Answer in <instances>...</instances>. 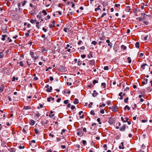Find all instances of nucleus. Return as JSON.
Here are the masks:
<instances>
[{"mask_svg": "<svg viewBox=\"0 0 152 152\" xmlns=\"http://www.w3.org/2000/svg\"><path fill=\"white\" fill-rule=\"evenodd\" d=\"M122 92H120L119 94V96L120 97V99H123V96L122 95Z\"/></svg>", "mask_w": 152, "mask_h": 152, "instance_id": "6ab92c4d", "label": "nucleus"}, {"mask_svg": "<svg viewBox=\"0 0 152 152\" xmlns=\"http://www.w3.org/2000/svg\"><path fill=\"white\" fill-rule=\"evenodd\" d=\"M5 117V114L3 113H0V119H4Z\"/></svg>", "mask_w": 152, "mask_h": 152, "instance_id": "20e7f679", "label": "nucleus"}, {"mask_svg": "<svg viewBox=\"0 0 152 152\" xmlns=\"http://www.w3.org/2000/svg\"><path fill=\"white\" fill-rule=\"evenodd\" d=\"M42 30L45 32H46L47 31V29H45L44 27L42 28Z\"/></svg>", "mask_w": 152, "mask_h": 152, "instance_id": "13d9d810", "label": "nucleus"}, {"mask_svg": "<svg viewBox=\"0 0 152 152\" xmlns=\"http://www.w3.org/2000/svg\"><path fill=\"white\" fill-rule=\"evenodd\" d=\"M35 115L36 116H37L38 117H39L41 115L39 114L38 112H36V113H35Z\"/></svg>", "mask_w": 152, "mask_h": 152, "instance_id": "b1692460", "label": "nucleus"}, {"mask_svg": "<svg viewBox=\"0 0 152 152\" xmlns=\"http://www.w3.org/2000/svg\"><path fill=\"white\" fill-rule=\"evenodd\" d=\"M19 64L20 66H23L24 65V64H23L22 61L20 62L19 63Z\"/></svg>", "mask_w": 152, "mask_h": 152, "instance_id": "49530a36", "label": "nucleus"}, {"mask_svg": "<svg viewBox=\"0 0 152 152\" xmlns=\"http://www.w3.org/2000/svg\"><path fill=\"white\" fill-rule=\"evenodd\" d=\"M49 79L51 81H52L53 80V77L51 76L50 77Z\"/></svg>", "mask_w": 152, "mask_h": 152, "instance_id": "bf43d9fd", "label": "nucleus"}, {"mask_svg": "<svg viewBox=\"0 0 152 152\" xmlns=\"http://www.w3.org/2000/svg\"><path fill=\"white\" fill-rule=\"evenodd\" d=\"M75 108V107L74 105H72L71 107V109L72 110H74Z\"/></svg>", "mask_w": 152, "mask_h": 152, "instance_id": "680f3d73", "label": "nucleus"}, {"mask_svg": "<svg viewBox=\"0 0 152 152\" xmlns=\"http://www.w3.org/2000/svg\"><path fill=\"white\" fill-rule=\"evenodd\" d=\"M82 142L84 145H85L87 144L85 140H83L82 141Z\"/></svg>", "mask_w": 152, "mask_h": 152, "instance_id": "473e14b6", "label": "nucleus"}, {"mask_svg": "<svg viewBox=\"0 0 152 152\" xmlns=\"http://www.w3.org/2000/svg\"><path fill=\"white\" fill-rule=\"evenodd\" d=\"M54 99L53 97L50 96L47 98V100L48 102H50L51 100H54Z\"/></svg>", "mask_w": 152, "mask_h": 152, "instance_id": "9d476101", "label": "nucleus"}, {"mask_svg": "<svg viewBox=\"0 0 152 152\" xmlns=\"http://www.w3.org/2000/svg\"><path fill=\"white\" fill-rule=\"evenodd\" d=\"M97 121L99 122V124H102V123L100 121V118H98L97 119Z\"/></svg>", "mask_w": 152, "mask_h": 152, "instance_id": "c9c22d12", "label": "nucleus"}, {"mask_svg": "<svg viewBox=\"0 0 152 152\" xmlns=\"http://www.w3.org/2000/svg\"><path fill=\"white\" fill-rule=\"evenodd\" d=\"M126 109H127L129 110H130V107L127 105L125 106L124 108V109L125 110H126Z\"/></svg>", "mask_w": 152, "mask_h": 152, "instance_id": "a211bd4d", "label": "nucleus"}, {"mask_svg": "<svg viewBox=\"0 0 152 152\" xmlns=\"http://www.w3.org/2000/svg\"><path fill=\"white\" fill-rule=\"evenodd\" d=\"M120 5L119 4H115V7H118L119 6H120Z\"/></svg>", "mask_w": 152, "mask_h": 152, "instance_id": "6e6d98bb", "label": "nucleus"}, {"mask_svg": "<svg viewBox=\"0 0 152 152\" xmlns=\"http://www.w3.org/2000/svg\"><path fill=\"white\" fill-rule=\"evenodd\" d=\"M61 147L63 149H64L66 148V146L65 145H62Z\"/></svg>", "mask_w": 152, "mask_h": 152, "instance_id": "338daca9", "label": "nucleus"}, {"mask_svg": "<svg viewBox=\"0 0 152 152\" xmlns=\"http://www.w3.org/2000/svg\"><path fill=\"white\" fill-rule=\"evenodd\" d=\"M121 48L124 50H126V47L124 45H122L121 46Z\"/></svg>", "mask_w": 152, "mask_h": 152, "instance_id": "4be33fe9", "label": "nucleus"}, {"mask_svg": "<svg viewBox=\"0 0 152 152\" xmlns=\"http://www.w3.org/2000/svg\"><path fill=\"white\" fill-rule=\"evenodd\" d=\"M143 56V53H141L139 55V57H142Z\"/></svg>", "mask_w": 152, "mask_h": 152, "instance_id": "774afa93", "label": "nucleus"}, {"mask_svg": "<svg viewBox=\"0 0 152 152\" xmlns=\"http://www.w3.org/2000/svg\"><path fill=\"white\" fill-rule=\"evenodd\" d=\"M36 20H33L31 19L30 20V22L32 23H34L36 21Z\"/></svg>", "mask_w": 152, "mask_h": 152, "instance_id": "cd10ccee", "label": "nucleus"}, {"mask_svg": "<svg viewBox=\"0 0 152 152\" xmlns=\"http://www.w3.org/2000/svg\"><path fill=\"white\" fill-rule=\"evenodd\" d=\"M39 105L40 106L39 107L38 106L37 107V108L38 109H39L40 108H42L43 106V105L40 104H39Z\"/></svg>", "mask_w": 152, "mask_h": 152, "instance_id": "79ce46f5", "label": "nucleus"}, {"mask_svg": "<svg viewBox=\"0 0 152 152\" xmlns=\"http://www.w3.org/2000/svg\"><path fill=\"white\" fill-rule=\"evenodd\" d=\"M80 48L81 50H83L85 49V47L84 46H83L80 47Z\"/></svg>", "mask_w": 152, "mask_h": 152, "instance_id": "603ef678", "label": "nucleus"}, {"mask_svg": "<svg viewBox=\"0 0 152 152\" xmlns=\"http://www.w3.org/2000/svg\"><path fill=\"white\" fill-rule=\"evenodd\" d=\"M100 7V6L99 5L97 8H96L95 9V10L96 12L99 10H100V8H99Z\"/></svg>", "mask_w": 152, "mask_h": 152, "instance_id": "a19ab883", "label": "nucleus"}, {"mask_svg": "<svg viewBox=\"0 0 152 152\" xmlns=\"http://www.w3.org/2000/svg\"><path fill=\"white\" fill-rule=\"evenodd\" d=\"M108 45L110 48H111L112 47L113 44L112 42H110V43L108 44Z\"/></svg>", "mask_w": 152, "mask_h": 152, "instance_id": "e433bc0d", "label": "nucleus"}, {"mask_svg": "<svg viewBox=\"0 0 152 152\" xmlns=\"http://www.w3.org/2000/svg\"><path fill=\"white\" fill-rule=\"evenodd\" d=\"M39 57V56H34V58H34V60H35L37 59Z\"/></svg>", "mask_w": 152, "mask_h": 152, "instance_id": "8fccbe9b", "label": "nucleus"}, {"mask_svg": "<svg viewBox=\"0 0 152 152\" xmlns=\"http://www.w3.org/2000/svg\"><path fill=\"white\" fill-rule=\"evenodd\" d=\"M49 86H45L44 88V89H45L46 91L48 92H51L52 90V87L50 86L49 87Z\"/></svg>", "mask_w": 152, "mask_h": 152, "instance_id": "f257e3e1", "label": "nucleus"}, {"mask_svg": "<svg viewBox=\"0 0 152 152\" xmlns=\"http://www.w3.org/2000/svg\"><path fill=\"white\" fill-rule=\"evenodd\" d=\"M106 15V13H105V12L103 13V14L101 16V17H103L104 16H105V15Z\"/></svg>", "mask_w": 152, "mask_h": 152, "instance_id": "052dcab7", "label": "nucleus"}, {"mask_svg": "<svg viewBox=\"0 0 152 152\" xmlns=\"http://www.w3.org/2000/svg\"><path fill=\"white\" fill-rule=\"evenodd\" d=\"M34 131L36 134H38L39 133L37 129L35 128L34 129Z\"/></svg>", "mask_w": 152, "mask_h": 152, "instance_id": "c756f323", "label": "nucleus"}, {"mask_svg": "<svg viewBox=\"0 0 152 152\" xmlns=\"http://www.w3.org/2000/svg\"><path fill=\"white\" fill-rule=\"evenodd\" d=\"M7 36L6 34L5 35H3L2 36V38H1V40L2 41H4L5 40V38L6 37H7Z\"/></svg>", "mask_w": 152, "mask_h": 152, "instance_id": "9b49d317", "label": "nucleus"}, {"mask_svg": "<svg viewBox=\"0 0 152 152\" xmlns=\"http://www.w3.org/2000/svg\"><path fill=\"white\" fill-rule=\"evenodd\" d=\"M92 104H93L92 102H91V103H90L88 105L89 107L90 108L91 107Z\"/></svg>", "mask_w": 152, "mask_h": 152, "instance_id": "c03bdc74", "label": "nucleus"}, {"mask_svg": "<svg viewBox=\"0 0 152 152\" xmlns=\"http://www.w3.org/2000/svg\"><path fill=\"white\" fill-rule=\"evenodd\" d=\"M112 111L114 112H116L117 111V110L118 109V107L116 106H112Z\"/></svg>", "mask_w": 152, "mask_h": 152, "instance_id": "7ed1b4c3", "label": "nucleus"}, {"mask_svg": "<svg viewBox=\"0 0 152 152\" xmlns=\"http://www.w3.org/2000/svg\"><path fill=\"white\" fill-rule=\"evenodd\" d=\"M98 83V81L96 80H94L93 82V83L95 85V84L96 83Z\"/></svg>", "mask_w": 152, "mask_h": 152, "instance_id": "f704fd0d", "label": "nucleus"}, {"mask_svg": "<svg viewBox=\"0 0 152 152\" xmlns=\"http://www.w3.org/2000/svg\"><path fill=\"white\" fill-rule=\"evenodd\" d=\"M52 69V68L51 67H50L48 68L47 69H46L45 71L46 72L48 71L49 70V69Z\"/></svg>", "mask_w": 152, "mask_h": 152, "instance_id": "69168bd1", "label": "nucleus"}, {"mask_svg": "<svg viewBox=\"0 0 152 152\" xmlns=\"http://www.w3.org/2000/svg\"><path fill=\"white\" fill-rule=\"evenodd\" d=\"M81 56L82 58H84L86 57V56L85 54H83L81 55Z\"/></svg>", "mask_w": 152, "mask_h": 152, "instance_id": "a18cd8bd", "label": "nucleus"}, {"mask_svg": "<svg viewBox=\"0 0 152 152\" xmlns=\"http://www.w3.org/2000/svg\"><path fill=\"white\" fill-rule=\"evenodd\" d=\"M21 3L22 4V6H23L25 5L26 3V1L24 0L23 2H21Z\"/></svg>", "mask_w": 152, "mask_h": 152, "instance_id": "a878e982", "label": "nucleus"}, {"mask_svg": "<svg viewBox=\"0 0 152 152\" xmlns=\"http://www.w3.org/2000/svg\"><path fill=\"white\" fill-rule=\"evenodd\" d=\"M79 102L78 101V99H75V101L74 102V104H77Z\"/></svg>", "mask_w": 152, "mask_h": 152, "instance_id": "f3484780", "label": "nucleus"}, {"mask_svg": "<svg viewBox=\"0 0 152 152\" xmlns=\"http://www.w3.org/2000/svg\"><path fill=\"white\" fill-rule=\"evenodd\" d=\"M52 24H50L49 26L50 28H52V27H53L55 26V21L54 20H53L52 21Z\"/></svg>", "mask_w": 152, "mask_h": 152, "instance_id": "0eeeda50", "label": "nucleus"}, {"mask_svg": "<svg viewBox=\"0 0 152 152\" xmlns=\"http://www.w3.org/2000/svg\"><path fill=\"white\" fill-rule=\"evenodd\" d=\"M82 42V41L81 40H79L78 42H77V44L78 45H80L81 44V43Z\"/></svg>", "mask_w": 152, "mask_h": 152, "instance_id": "4d7b16f0", "label": "nucleus"}, {"mask_svg": "<svg viewBox=\"0 0 152 152\" xmlns=\"http://www.w3.org/2000/svg\"><path fill=\"white\" fill-rule=\"evenodd\" d=\"M34 53L33 51H30V55L31 56V57L33 58H34Z\"/></svg>", "mask_w": 152, "mask_h": 152, "instance_id": "dca6fc26", "label": "nucleus"}, {"mask_svg": "<svg viewBox=\"0 0 152 152\" xmlns=\"http://www.w3.org/2000/svg\"><path fill=\"white\" fill-rule=\"evenodd\" d=\"M4 90V86H1L0 87V93H2Z\"/></svg>", "mask_w": 152, "mask_h": 152, "instance_id": "ddd939ff", "label": "nucleus"}, {"mask_svg": "<svg viewBox=\"0 0 152 152\" xmlns=\"http://www.w3.org/2000/svg\"><path fill=\"white\" fill-rule=\"evenodd\" d=\"M37 17L38 18L40 19L42 18V15L41 14L39 13V15H37Z\"/></svg>", "mask_w": 152, "mask_h": 152, "instance_id": "5701e85b", "label": "nucleus"}, {"mask_svg": "<svg viewBox=\"0 0 152 152\" xmlns=\"http://www.w3.org/2000/svg\"><path fill=\"white\" fill-rule=\"evenodd\" d=\"M100 112L102 114H104V110L103 109H102L100 111Z\"/></svg>", "mask_w": 152, "mask_h": 152, "instance_id": "3c124183", "label": "nucleus"}, {"mask_svg": "<svg viewBox=\"0 0 152 152\" xmlns=\"http://www.w3.org/2000/svg\"><path fill=\"white\" fill-rule=\"evenodd\" d=\"M147 65L146 64H144L142 65L141 67L143 69H144L145 68V66Z\"/></svg>", "mask_w": 152, "mask_h": 152, "instance_id": "72a5a7b5", "label": "nucleus"}, {"mask_svg": "<svg viewBox=\"0 0 152 152\" xmlns=\"http://www.w3.org/2000/svg\"><path fill=\"white\" fill-rule=\"evenodd\" d=\"M64 103L65 104H67L68 103V100H65L64 101Z\"/></svg>", "mask_w": 152, "mask_h": 152, "instance_id": "37998d69", "label": "nucleus"}, {"mask_svg": "<svg viewBox=\"0 0 152 152\" xmlns=\"http://www.w3.org/2000/svg\"><path fill=\"white\" fill-rule=\"evenodd\" d=\"M19 148L20 149H23L25 148V147L24 146H22L21 145H20L19 146Z\"/></svg>", "mask_w": 152, "mask_h": 152, "instance_id": "09e8293b", "label": "nucleus"}, {"mask_svg": "<svg viewBox=\"0 0 152 152\" xmlns=\"http://www.w3.org/2000/svg\"><path fill=\"white\" fill-rule=\"evenodd\" d=\"M126 128V125L124 124L120 128V130L121 131H125Z\"/></svg>", "mask_w": 152, "mask_h": 152, "instance_id": "f03ea898", "label": "nucleus"}, {"mask_svg": "<svg viewBox=\"0 0 152 152\" xmlns=\"http://www.w3.org/2000/svg\"><path fill=\"white\" fill-rule=\"evenodd\" d=\"M18 80V77H13L12 78V81H15L16 80Z\"/></svg>", "mask_w": 152, "mask_h": 152, "instance_id": "aec40b11", "label": "nucleus"}, {"mask_svg": "<svg viewBox=\"0 0 152 152\" xmlns=\"http://www.w3.org/2000/svg\"><path fill=\"white\" fill-rule=\"evenodd\" d=\"M148 37V35H147L146 36H145L144 37V39L145 40H147Z\"/></svg>", "mask_w": 152, "mask_h": 152, "instance_id": "e2e57ef3", "label": "nucleus"}, {"mask_svg": "<svg viewBox=\"0 0 152 152\" xmlns=\"http://www.w3.org/2000/svg\"><path fill=\"white\" fill-rule=\"evenodd\" d=\"M64 93L69 94L70 93V91L68 89H66L64 90Z\"/></svg>", "mask_w": 152, "mask_h": 152, "instance_id": "39448f33", "label": "nucleus"}, {"mask_svg": "<svg viewBox=\"0 0 152 152\" xmlns=\"http://www.w3.org/2000/svg\"><path fill=\"white\" fill-rule=\"evenodd\" d=\"M42 12L45 15H46L47 14V12L45 10H42Z\"/></svg>", "mask_w": 152, "mask_h": 152, "instance_id": "bb28decb", "label": "nucleus"}, {"mask_svg": "<svg viewBox=\"0 0 152 152\" xmlns=\"http://www.w3.org/2000/svg\"><path fill=\"white\" fill-rule=\"evenodd\" d=\"M147 88V90H148V91L149 92H150V91H151V89L150 88L148 87Z\"/></svg>", "mask_w": 152, "mask_h": 152, "instance_id": "5fc2aeb1", "label": "nucleus"}, {"mask_svg": "<svg viewBox=\"0 0 152 152\" xmlns=\"http://www.w3.org/2000/svg\"><path fill=\"white\" fill-rule=\"evenodd\" d=\"M61 100V98H58L57 100V102H59Z\"/></svg>", "mask_w": 152, "mask_h": 152, "instance_id": "0e129e2a", "label": "nucleus"}, {"mask_svg": "<svg viewBox=\"0 0 152 152\" xmlns=\"http://www.w3.org/2000/svg\"><path fill=\"white\" fill-rule=\"evenodd\" d=\"M49 135L53 138V137H54V135L53 134H52L51 133H49Z\"/></svg>", "mask_w": 152, "mask_h": 152, "instance_id": "de8ad7c7", "label": "nucleus"}, {"mask_svg": "<svg viewBox=\"0 0 152 152\" xmlns=\"http://www.w3.org/2000/svg\"><path fill=\"white\" fill-rule=\"evenodd\" d=\"M135 45L136 48H139V42H136L135 43Z\"/></svg>", "mask_w": 152, "mask_h": 152, "instance_id": "412c9836", "label": "nucleus"}, {"mask_svg": "<svg viewBox=\"0 0 152 152\" xmlns=\"http://www.w3.org/2000/svg\"><path fill=\"white\" fill-rule=\"evenodd\" d=\"M53 113V111H51L50 112V114H49V116L50 117L52 118L54 115V114H52V113Z\"/></svg>", "mask_w": 152, "mask_h": 152, "instance_id": "2eb2a0df", "label": "nucleus"}, {"mask_svg": "<svg viewBox=\"0 0 152 152\" xmlns=\"http://www.w3.org/2000/svg\"><path fill=\"white\" fill-rule=\"evenodd\" d=\"M121 120L123 121V123H125L126 122V121H125L124 120V118L123 117H121Z\"/></svg>", "mask_w": 152, "mask_h": 152, "instance_id": "ea45409f", "label": "nucleus"}, {"mask_svg": "<svg viewBox=\"0 0 152 152\" xmlns=\"http://www.w3.org/2000/svg\"><path fill=\"white\" fill-rule=\"evenodd\" d=\"M31 107L29 106H24L23 107V109L26 110H27L28 109H31Z\"/></svg>", "mask_w": 152, "mask_h": 152, "instance_id": "4468645a", "label": "nucleus"}, {"mask_svg": "<svg viewBox=\"0 0 152 152\" xmlns=\"http://www.w3.org/2000/svg\"><path fill=\"white\" fill-rule=\"evenodd\" d=\"M4 55L3 52H0V58H3L4 56Z\"/></svg>", "mask_w": 152, "mask_h": 152, "instance_id": "f8f14e48", "label": "nucleus"}, {"mask_svg": "<svg viewBox=\"0 0 152 152\" xmlns=\"http://www.w3.org/2000/svg\"><path fill=\"white\" fill-rule=\"evenodd\" d=\"M89 63L90 64L93 65H95V60H90L89 61Z\"/></svg>", "mask_w": 152, "mask_h": 152, "instance_id": "423d86ee", "label": "nucleus"}, {"mask_svg": "<svg viewBox=\"0 0 152 152\" xmlns=\"http://www.w3.org/2000/svg\"><path fill=\"white\" fill-rule=\"evenodd\" d=\"M97 43V42L95 41H93L91 42V44L94 45H96Z\"/></svg>", "mask_w": 152, "mask_h": 152, "instance_id": "393cba45", "label": "nucleus"}, {"mask_svg": "<svg viewBox=\"0 0 152 152\" xmlns=\"http://www.w3.org/2000/svg\"><path fill=\"white\" fill-rule=\"evenodd\" d=\"M105 106V104L104 103H103L102 105H100L99 106L100 107H102V106Z\"/></svg>", "mask_w": 152, "mask_h": 152, "instance_id": "864d4df0", "label": "nucleus"}, {"mask_svg": "<svg viewBox=\"0 0 152 152\" xmlns=\"http://www.w3.org/2000/svg\"><path fill=\"white\" fill-rule=\"evenodd\" d=\"M98 93L95 90L93 91V93L92 94V96L94 97H95L98 94Z\"/></svg>", "mask_w": 152, "mask_h": 152, "instance_id": "6e6552de", "label": "nucleus"}, {"mask_svg": "<svg viewBox=\"0 0 152 152\" xmlns=\"http://www.w3.org/2000/svg\"><path fill=\"white\" fill-rule=\"evenodd\" d=\"M128 99H129V98L128 97H127L126 99H125L124 100V102L126 103L128 101Z\"/></svg>", "mask_w": 152, "mask_h": 152, "instance_id": "58836bf2", "label": "nucleus"}, {"mask_svg": "<svg viewBox=\"0 0 152 152\" xmlns=\"http://www.w3.org/2000/svg\"><path fill=\"white\" fill-rule=\"evenodd\" d=\"M127 59L128 60V63H130L131 62V58L130 57H128L127 58Z\"/></svg>", "mask_w": 152, "mask_h": 152, "instance_id": "2f4dec72", "label": "nucleus"}, {"mask_svg": "<svg viewBox=\"0 0 152 152\" xmlns=\"http://www.w3.org/2000/svg\"><path fill=\"white\" fill-rule=\"evenodd\" d=\"M88 58H92L93 56L92 55L91 53H90L89 54L88 56Z\"/></svg>", "mask_w": 152, "mask_h": 152, "instance_id": "c85d7f7f", "label": "nucleus"}, {"mask_svg": "<svg viewBox=\"0 0 152 152\" xmlns=\"http://www.w3.org/2000/svg\"><path fill=\"white\" fill-rule=\"evenodd\" d=\"M109 69V68L107 66H104V69L105 70H107Z\"/></svg>", "mask_w": 152, "mask_h": 152, "instance_id": "7c9ffc66", "label": "nucleus"}, {"mask_svg": "<svg viewBox=\"0 0 152 152\" xmlns=\"http://www.w3.org/2000/svg\"><path fill=\"white\" fill-rule=\"evenodd\" d=\"M90 113L91 114L93 115H94L95 114V113H94V111L93 110H91Z\"/></svg>", "mask_w": 152, "mask_h": 152, "instance_id": "4c0bfd02", "label": "nucleus"}, {"mask_svg": "<svg viewBox=\"0 0 152 152\" xmlns=\"http://www.w3.org/2000/svg\"><path fill=\"white\" fill-rule=\"evenodd\" d=\"M30 124L31 126L34 125L35 123V121L33 120H31L30 122Z\"/></svg>", "mask_w": 152, "mask_h": 152, "instance_id": "1a4fd4ad", "label": "nucleus"}]
</instances>
